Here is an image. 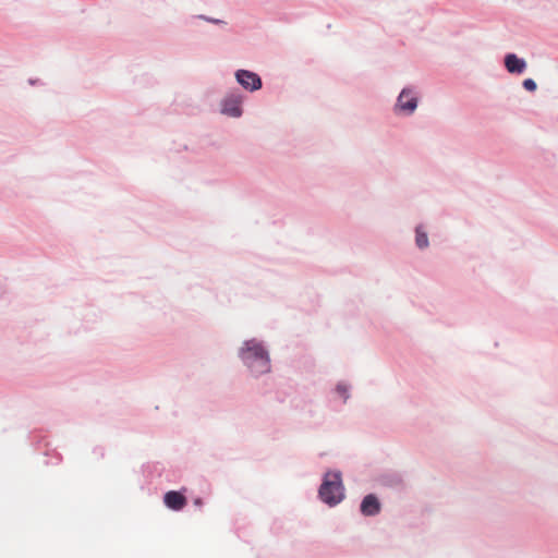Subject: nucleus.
<instances>
[{
  "label": "nucleus",
  "mask_w": 558,
  "mask_h": 558,
  "mask_svg": "<svg viewBox=\"0 0 558 558\" xmlns=\"http://www.w3.org/2000/svg\"><path fill=\"white\" fill-rule=\"evenodd\" d=\"M380 509L381 506L378 498L372 494L365 496L362 500L361 512L366 517L378 514Z\"/></svg>",
  "instance_id": "nucleus-7"
},
{
  "label": "nucleus",
  "mask_w": 558,
  "mask_h": 558,
  "mask_svg": "<svg viewBox=\"0 0 558 558\" xmlns=\"http://www.w3.org/2000/svg\"><path fill=\"white\" fill-rule=\"evenodd\" d=\"M241 102L239 95L227 96L222 101V113L233 118L240 117L242 114Z\"/></svg>",
  "instance_id": "nucleus-6"
},
{
  "label": "nucleus",
  "mask_w": 558,
  "mask_h": 558,
  "mask_svg": "<svg viewBox=\"0 0 558 558\" xmlns=\"http://www.w3.org/2000/svg\"><path fill=\"white\" fill-rule=\"evenodd\" d=\"M415 245L418 250H425L429 245L428 234L421 225L415 227Z\"/></svg>",
  "instance_id": "nucleus-10"
},
{
  "label": "nucleus",
  "mask_w": 558,
  "mask_h": 558,
  "mask_svg": "<svg viewBox=\"0 0 558 558\" xmlns=\"http://www.w3.org/2000/svg\"><path fill=\"white\" fill-rule=\"evenodd\" d=\"M241 359L256 375L270 371V361L264 347L256 340H248L241 350Z\"/></svg>",
  "instance_id": "nucleus-1"
},
{
  "label": "nucleus",
  "mask_w": 558,
  "mask_h": 558,
  "mask_svg": "<svg viewBox=\"0 0 558 558\" xmlns=\"http://www.w3.org/2000/svg\"><path fill=\"white\" fill-rule=\"evenodd\" d=\"M386 487L402 492L407 488V483L400 472L386 470Z\"/></svg>",
  "instance_id": "nucleus-8"
},
{
  "label": "nucleus",
  "mask_w": 558,
  "mask_h": 558,
  "mask_svg": "<svg viewBox=\"0 0 558 558\" xmlns=\"http://www.w3.org/2000/svg\"><path fill=\"white\" fill-rule=\"evenodd\" d=\"M504 66L512 75H521L526 71L527 63L524 58L514 52H507L504 56Z\"/></svg>",
  "instance_id": "nucleus-4"
},
{
  "label": "nucleus",
  "mask_w": 558,
  "mask_h": 558,
  "mask_svg": "<svg viewBox=\"0 0 558 558\" xmlns=\"http://www.w3.org/2000/svg\"><path fill=\"white\" fill-rule=\"evenodd\" d=\"M235 77L239 84H241L245 89L253 92L262 87L260 77L254 72L239 70L235 73Z\"/></svg>",
  "instance_id": "nucleus-5"
},
{
  "label": "nucleus",
  "mask_w": 558,
  "mask_h": 558,
  "mask_svg": "<svg viewBox=\"0 0 558 558\" xmlns=\"http://www.w3.org/2000/svg\"><path fill=\"white\" fill-rule=\"evenodd\" d=\"M522 87L530 93H534L537 89V84L533 78L529 77L523 80Z\"/></svg>",
  "instance_id": "nucleus-11"
},
{
  "label": "nucleus",
  "mask_w": 558,
  "mask_h": 558,
  "mask_svg": "<svg viewBox=\"0 0 558 558\" xmlns=\"http://www.w3.org/2000/svg\"><path fill=\"white\" fill-rule=\"evenodd\" d=\"M336 391L339 393L340 397L343 398L344 401L349 398L348 386L345 384L337 385Z\"/></svg>",
  "instance_id": "nucleus-12"
},
{
  "label": "nucleus",
  "mask_w": 558,
  "mask_h": 558,
  "mask_svg": "<svg viewBox=\"0 0 558 558\" xmlns=\"http://www.w3.org/2000/svg\"><path fill=\"white\" fill-rule=\"evenodd\" d=\"M163 500L166 506L172 510H181L186 505V498L175 490L168 492Z\"/></svg>",
  "instance_id": "nucleus-9"
},
{
  "label": "nucleus",
  "mask_w": 558,
  "mask_h": 558,
  "mask_svg": "<svg viewBox=\"0 0 558 558\" xmlns=\"http://www.w3.org/2000/svg\"><path fill=\"white\" fill-rule=\"evenodd\" d=\"M425 514H426V511L422 509L421 510V520L413 522V523H409V524L414 527H418V526L423 525L425 523V521H424Z\"/></svg>",
  "instance_id": "nucleus-13"
},
{
  "label": "nucleus",
  "mask_w": 558,
  "mask_h": 558,
  "mask_svg": "<svg viewBox=\"0 0 558 558\" xmlns=\"http://www.w3.org/2000/svg\"><path fill=\"white\" fill-rule=\"evenodd\" d=\"M418 102L420 98L417 95H415L414 88L412 86H405L401 89L397 98L393 111L397 114L410 117L417 109Z\"/></svg>",
  "instance_id": "nucleus-3"
},
{
  "label": "nucleus",
  "mask_w": 558,
  "mask_h": 558,
  "mask_svg": "<svg viewBox=\"0 0 558 558\" xmlns=\"http://www.w3.org/2000/svg\"><path fill=\"white\" fill-rule=\"evenodd\" d=\"M319 497L329 506L339 504L343 497V485L340 472H327L319 488Z\"/></svg>",
  "instance_id": "nucleus-2"
}]
</instances>
